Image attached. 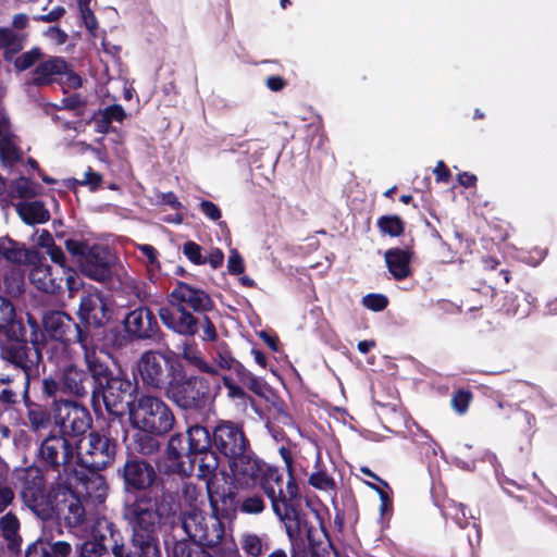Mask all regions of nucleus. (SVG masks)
Masks as SVG:
<instances>
[{
  "instance_id": "obj_40",
  "label": "nucleus",
  "mask_w": 557,
  "mask_h": 557,
  "mask_svg": "<svg viewBox=\"0 0 557 557\" xmlns=\"http://www.w3.org/2000/svg\"><path fill=\"white\" fill-rule=\"evenodd\" d=\"M72 344L62 342H52L46 350L47 359L57 367V374L65 368L66 364L73 363Z\"/></svg>"
},
{
  "instance_id": "obj_59",
  "label": "nucleus",
  "mask_w": 557,
  "mask_h": 557,
  "mask_svg": "<svg viewBox=\"0 0 557 557\" xmlns=\"http://www.w3.org/2000/svg\"><path fill=\"white\" fill-rule=\"evenodd\" d=\"M227 270L230 274L239 275L245 272V262L236 249H232L227 260Z\"/></svg>"
},
{
  "instance_id": "obj_23",
  "label": "nucleus",
  "mask_w": 557,
  "mask_h": 557,
  "mask_svg": "<svg viewBox=\"0 0 557 557\" xmlns=\"http://www.w3.org/2000/svg\"><path fill=\"white\" fill-rule=\"evenodd\" d=\"M270 465L261 459L252 449L228 463L234 480L244 487L260 486L261 481L267 485V471Z\"/></svg>"
},
{
  "instance_id": "obj_28",
  "label": "nucleus",
  "mask_w": 557,
  "mask_h": 557,
  "mask_svg": "<svg viewBox=\"0 0 557 557\" xmlns=\"http://www.w3.org/2000/svg\"><path fill=\"white\" fill-rule=\"evenodd\" d=\"M414 251L411 247H393L385 251L386 268L395 281H404L413 275L411 261Z\"/></svg>"
},
{
  "instance_id": "obj_52",
  "label": "nucleus",
  "mask_w": 557,
  "mask_h": 557,
  "mask_svg": "<svg viewBox=\"0 0 557 557\" xmlns=\"http://www.w3.org/2000/svg\"><path fill=\"white\" fill-rule=\"evenodd\" d=\"M361 304L373 312H381L387 308L389 300L384 294L370 293L362 297Z\"/></svg>"
},
{
  "instance_id": "obj_44",
  "label": "nucleus",
  "mask_w": 557,
  "mask_h": 557,
  "mask_svg": "<svg viewBox=\"0 0 557 557\" xmlns=\"http://www.w3.org/2000/svg\"><path fill=\"white\" fill-rule=\"evenodd\" d=\"M506 315L518 317L519 319H523L529 315L530 306L525 304L524 298H519L516 295H506L504 297V304L500 308Z\"/></svg>"
},
{
  "instance_id": "obj_33",
  "label": "nucleus",
  "mask_w": 557,
  "mask_h": 557,
  "mask_svg": "<svg viewBox=\"0 0 557 557\" xmlns=\"http://www.w3.org/2000/svg\"><path fill=\"white\" fill-rule=\"evenodd\" d=\"M165 455L168 460L174 462L177 472L182 475L189 476L193 474V466H186L187 462V435L175 433L169 438Z\"/></svg>"
},
{
  "instance_id": "obj_51",
  "label": "nucleus",
  "mask_w": 557,
  "mask_h": 557,
  "mask_svg": "<svg viewBox=\"0 0 557 557\" xmlns=\"http://www.w3.org/2000/svg\"><path fill=\"white\" fill-rule=\"evenodd\" d=\"M183 255L195 265L207 264L206 256L202 255V247L193 240H187L182 247Z\"/></svg>"
},
{
  "instance_id": "obj_22",
  "label": "nucleus",
  "mask_w": 557,
  "mask_h": 557,
  "mask_svg": "<svg viewBox=\"0 0 557 557\" xmlns=\"http://www.w3.org/2000/svg\"><path fill=\"white\" fill-rule=\"evenodd\" d=\"M76 315L86 332L91 333V330H99L111 320L112 309L101 293H87L81 296Z\"/></svg>"
},
{
  "instance_id": "obj_54",
  "label": "nucleus",
  "mask_w": 557,
  "mask_h": 557,
  "mask_svg": "<svg viewBox=\"0 0 557 557\" xmlns=\"http://www.w3.org/2000/svg\"><path fill=\"white\" fill-rule=\"evenodd\" d=\"M309 484L314 488L322 491H330L336 486L334 479L330 476L325 471L313 472L309 476Z\"/></svg>"
},
{
  "instance_id": "obj_11",
  "label": "nucleus",
  "mask_w": 557,
  "mask_h": 557,
  "mask_svg": "<svg viewBox=\"0 0 557 557\" xmlns=\"http://www.w3.org/2000/svg\"><path fill=\"white\" fill-rule=\"evenodd\" d=\"M129 419L136 429L168 434L175 424L172 408L159 396L141 394L126 403Z\"/></svg>"
},
{
  "instance_id": "obj_20",
  "label": "nucleus",
  "mask_w": 557,
  "mask_h": 557,
  "mask_svg": "<svg viewBox=\"0 0 557 557\" xmlns=\"http://www.w3.org/2000/svg\"><path fill=\"white\" fill-rule=\"evenodd\" d=\"M116 263L117 257L110 247L94 244L86 251L78 269L90 280L107 282L112 278Z\"/></svg>"
},
{
  "instance_id": "obj_62",
  "label": "nucleus",
  "mask_w": 557,
  "mask_h": 557,
  "mask_svg": "<svg viewBox=\"0 0 557 557\" xmlns=\"http://www.w3.org/2000/svg\"><path fill=\"white\" fill-rule=\"evenodd\" d=\"M92 120L95 122V131L99 134H108L111 131V124L112 122L109 120V117L104 114L102 110H98L94 113Z\"/></svg>"
},
{
  "instance_id": "obj_13",
  "label": "nucleus",
  "mask_w": 557,
  "mask_h": 557,
  "mask_svg": "<svg viewBox=\"0 0 557 557\" xmlns=\"http://www.w3.org/2000/svg\"><path fill=\"white\" fill-rule=\"evenodd\" d=\"M182 528L188 536V541L195 542L208 548L220 547L225 534V527L218 516L206 513L193 508L181 516Z\"/></svg>"
},
{
  "instance_id": "obj_56",
  "label": "nucleus",
  "mask_w": 557,
  "mask_h": 557,
  "mask_svg": "<svg viewBox=\"0 0 557 557\" xmlns=\"http://www.w3.org/2000/svg\"><path fill=\"white\" fill-rule=\"evenodd\" d=\"M308 539L310 544V557H331L332 553L335 557H338V552L334 548L330 540L323 545L317 544L311 541L310 531H308Z\"/></svg>"
},
{
  "instance_id": "obj_43",
  "label": "nucleus",
  "mask_w": 557,
  "mask_h": 557,
  "mask_svg": "<svg viewBox=\"0 0 557 557\" xmlns=\"http://www.w3.org/2000/svg\"><path fill=\"white\" fill-rule=\"evenodd\" d=\"M240 546L248 557H260L270 548L269 543L255 533L244 534L240 539Z\"/></svg>"
},
{
  "instance_id": "obj_26",
  "label": "nucleus",
  "mask_w": 557,
  "mask_h": 557,
  "mask_svg": "<svg viewBox=\"0 0 557 557\" xmlns=\"http://www.w3.org/2000/svg\"><path fill=\"white\" fill-rule=\"evenodd\" d=\"M63 393L84 398L90 395L91 377L88 368H81L75 362L69 363L58 373Z\"/></svg>"
},
{
  "instance_id": "obj_41",
  "label": "nucleus",
  "mask_w": 557,
  "mask_h": 557,
  "mask_svg": "<svg viewBox=\"0 0 557 557\" xmlns=\"http://www.w3.org/2000/svg\"><path fill=\"white\" fill-rule=\"evenodd\" d=\"M38 185L30 178L20 176L11 181L8 186V193L11 199H32L38 195Z\"/></svg>"
},
{
  "instance_id": "obj_14",
  "label": "nucleus",
  "mask_w": 557,
  "mask_h": 557,
  "mask_svg": "<svg viewBox=\"0 0 557 557\" xmlns=\"http://www.w3.org/2000/svg\"><path fill=\"white\" fill-rule=\"evenodd\" d=\"M187 463L198 466V476L207 478L214 474L219 468V457L213 449V430L195 424L187 429Z\"/></svg>"
},
{
  "instance_id": "obj_64",
  "label": "nucleus",
  "mask_w": 557,
  "mask_h": 557,
  "mask_svg": "<svg viewBox=\"0 0 557 557\" xmlns=\"http://www.w3.org/2000/svg\"><path fill=\"white\" fill-rule=\"evenodd\" d=\"M200 211L210 220L218 221L222 216L220 208L210 200H201L199 203Z\"/></svg>"
},
{
  "instance_id": "obj_57",
  "label": "nucleus",
  "mask_w": 557,
  "mask_h": 557,
  "mask_svg": "<svg viewBox=\"0 0 557 557\" xmlns=\"http://www.w3.org/2000/svg\"><path fill=\"white\" fill-rule=\"evenodd\" d=\"M18 404V395L10 387L0 391V416Z\"/></svg>"
},
{
  "instance_id": "obj_24",
  "label": "nucleus",
  "mask_w": 557,
  "mask_h": 557,
  "mask_svg": "<svg viewBox=\"0 0 557 557\" xmlns=\"http://www.w3.org/2000/svg\"><path fill=\"white\" fill-rule=\"evenodd\" d=\"M33 368L23 371L25 374L24 389L22 394L23 403L26 408V416L29 429L33 432H39L50 426L51 420H54V411L52 406L40 403L32 398L30 387L32 379L30 371Z\"/></svg>"
},
{
  "instance_id": "obj_3",
  "label": "nucleus",
  "mask_w": 557,
  "mask_h": 557,
  "mask_svg": "<svg viewBox=\"0 0 557 557\" xmlns=\"http://www.w3.org/2000/svg\"><path fill=\"white\" fill-rule=\"evenodd\" d=\"M84 363L91 377L90 400L95 410L101 403L110 414L122 417L126 403L138 394V383L132 381L110 352L97 351L95 347L84 354Z\"/></svg>"
},
{
  "instance_id": "obj_16",
  "label": "nucleus",
  "mask_w": 557,
  "mask_h": 557,
  "mask_svg": "<svg viewBox=\"0 0 557 557\" xmlns=\"http://www.w3.org/2000/svg\"><path fill=\"white\" fill-rule=\"evenodd\" d=\"M116 525L107 520H98L91 532V537L84 541L78 549V556L82 557L85 544L89 542L104 543L102 537H109L110 532L115 531ZM73 553L72 545L66 541H53L52 539L40 536L29 543L25 549L24 557H71Z\"/></svg>"
},
{
  "instance_id": "obj_29",
  "label": "nucleus",
  "mask_w": 557,
  "mask_h": 557,
  "mask_svg": "<svg viewBox=\"0 0 557 557\" xmlns=\"http://www.w3.org/2000/svg\"><path fill=\"white\" fill-rule=\"evenodd\" d=\"M101 470H89L85 473L78 470L77 475L73 476V490L76 482L83 484L84 495L95 504H102L108 496V483L106 476L100 473Z\"/></svg>"
},
{
  "instance_id": "obj_50",
  "label": "nucleus",
  "mask_w": 557,
  "mask_h": 557,
  "mask_svg": "<svg viewBox=\"0 0 557 557\" xmlns=\"http://www.w3.org/2000/svg\"><path fill=\"white\" fill-rule=\"evenodd\" d=\"M265 509V503L260 494L245 497L239 503V510L247 515H259Z\"/></svg>"
},
{
  "instance_id": "obj_6",
  "label": "nucleus",
  "mask_w": 557,
  "mask_h": 557,
  "mask_svg": "<svg viewBox=\"0 0 557 557\" xmlns=\"http://www.w3.org/2000/svg\"><path fill=\"white\" fill-rule=\"evenodd\" d=\"M267 485L261 481L260 487L271 500L274 513L284 523L290 541L300 537L306 525V513L302 510L298 484L293 472H288V480L284 487L283 474L276 467L270 465L267 471Z\"/></svg>"
},
{
  "instance_id": "obj_21",
  "label": "nucleus",
  "mask_w": 557,
  "mask_h": 557,
  "mask_svg": "<svg viewBox=\"0 0 557 557\" xmlns=\"http://www.w3.org/2000/svg\"><path fill=\"white\" fill-rule=\"evenodd\" d=\"M122 323L124 332L132 341H157L162 334L154 312L145 305L129 310Z\"/></svg>"
},
{
  "instance_id": "obj_36",
  "label": "nucleus",
  "mask_w": 557,
  "mask_h": 557,
  "mask_svg": "<svg viewBox=\"0 0 557 557\" xmlns=\"http://www.w3.org/2000/svg\"><path fill=\"white\" fill-rule=\"evenodd\" d=\"M21 522L13 511H8L0 518V532L11 554L22 552L23 539L20 534Z\"/></svg>"
},
{
  "instance_id": "obj_49",
  "label": "nucleus",
  "mask_w": 557,
  "mask_h": 557,
  "mask_svg": "<svg viewBox=\"0 0 557 557\" xmlns=\"http://www.w3.org/2000/svg\"><path fill=\"white\" fill-rule=\"evenodd\" d=\"M64 246L66 251L71 255L73 261L78 265L91 245H89L88 242L84 239L67 238L64 242Z\"/></svg>"
},
{
  "instance_id": "obj_15",
  "label": "nucleus",
  "mask_w": 557,
  "mask_h": 557,
  "mask_svg": "<svg viewBox=\"0 0 557 557\" xmlns=\"http://www.w3.org/2000/svg\"><path fill=\"white\" fill-rule=\"evenodd\" d=\"M212 437L215 456H221L227 465L240 455L250 453L251 443L243 421L218 420Z\"/></svg>"
},
{
  "instance_id": "obj_30",
  "label": "nucleus",
  "mask_w": 557,
  "mask_h": 557,
  "mask_svg": "<svg viewBox=\"0 0 557 557\" xmlns=\"http://www.w3.org/2000/svg\"><path fill=\"white\" fill-rule=\"evenodd\" d=\"M0 256L8 262L17 265H29L39 261V250L27 248L25 244L10 237L0 238Z\"/></svg>"
},
{
  "instance_id": "obj_7",
  "label": "nucleus",
  "mask_w": 557,
  "mask_h": 557,
  "mask_svg": "<svg viewBox=\"0 0 557 557\" xmlns=\"http://www.w3.org/2000/svg\"><path fill=\"white\" fill-rule=\"evenodd\" d=\"M79 444L81 440H73L52 430L40 441L33 465L41 467L48 474H53L73 488V476L79 474L74 462L78 460Z\"/></svg>"
},
{
  "instance_id": "obj_55",
  "label": "nucleus",
  "mask_w": 557,
  "mask_h": 557,
  "mask_svg": "<svg viewBox=\"0 0 557 557\" xmlns=\"http://www.w3.org/2000/svg\"><path fill=\"white\" fill-rule=\"evenodd\" d=\"M216 360L220 368L232 370L238 362L233 356L226 343H222L216 348Z\"/></svg>"
},
{
  "instance_id": "obj_53",
  "label": "nucleus",
  "mask_w": 557,
  "mask_h": 557,
  "mask_svg": "<svg viewBox=\"0 0 557 557\" xmlns=\"http://www.w3.org/2000/svg\"><path fill=\"white\" fill-rule=\"evenodd\" d=\"M473 399V394L469 389H458L451 396V407L459 414H463L467 412L470 403Z\"/></svg>"
},
{
  "instance_id": "obj_38",
  "label": "nucleus",
  "mask_w": 557,
  "mask_h": 557,
  "mask_svg": "<svg viewBox=\"0 0 557 557\" xmlns=\"http://www.w3.org/2000/svg\"><path fill=\"white\" fill-rule=\"evenodd\" d=\"M26 36L15 33L9 27H0V49H3V60L11 62L23 48Z\"/></svg>"
},
{
  "instance_id": "obj_2",
  "label": "nucleus",
  "mask_w": 557,
  "mask_h": 557,
  "mask_svg": "<svg viewBox=\"0 0 557 557\" xmlns=\"http://www.w3.org/2000/svg\"><path fill=\"white\" fill-rule=\"evenodd\" d=\"M46 474L41 467L35 465L16 472L23 505L44 522L58 520L69 528L82 525L86 510L78 493L57 478L48 484Z\"/></svg>"
},
{
  "instance_id": "obj_45",
  "label": "nucleus",
  "mask_w": 557,
  "mask_h": 557,
  "mask_svg": "<svg viewBox=\"0 0 557 557\" xmlns=\"http://www.w3.org/2000/svg\"><path fill=\"white\" fill-rule=\"evenodd\" d=\"M510 419L518 432L525 435H531L534 432L536 419L533 413L521 408H516L512 411Z\"/></svg>"
},
{
  "instance_id": "obj_17",
  "label": "nucleus",
  "mask_w": 557,
  "mask_h": 557,
  "mask_svg": "<svg viewBox=\"0 0 557 557\" xmlns=\"http://www.w3.org/2000/svg\"><path fill=\"white\" fill-rule=\"evenodd\" d=\"M34 77L29 85L36 87L50 86L54 83L64 84L70 89L83 86V78L72 65L62 57H50L39 62L34 70Z\"/></svg>"
},
{
  "instance_id": "obj_46",
  "label": "nucleus",
  "mask_w": 557,
  "mask_h": 557,
  "mask_svg": "<svg viewBox=\"0 0 557 557\" xmlns=\"http://www.w3.org/2000/svg\"><path fill=\"white\" fill-rule=\"evenodd\" d=\"M44 53L39 47H33L30 50L14 55L11 61L17 72H24L33 67L41 58Z\"/></svg>"
},
{
  "instance_id": "obj_27",
  "label": "nucleus",
  "mask_w": 557,
  "mask_h": 557,
  "mask_svg": "<svg viewBox=\"0 0 557 557\" xmlns=\"http://www.w3.org/2000/svg\"><path fill=\"white\" fill-rule=\"evenodd\" d=\"M172 557H242L235 543L223 544L220 547L208 549L186 539L175 541L172 547Z\"/></svg>"
},
{
  "instance_id": "obj_18",
  "label": "nucleus",
  "mask_w": 557,
  "mask_h": 557,
  "mask_svg": "<svg viewBox=\"0 0 557 557\" xmlns=\"http://www.w3.org/2000/svg\"><path fill=\"white\" fill-rule=\"evenodd\" d=\"M116 453L115 438L99 431H90L84 453L79 451L78 460L88 470H106L113 465Z\"/></svg>"
},
{
  "instance_id": "obj_35",
  "label": "nucleus",
  "mask_w": 557,
  "mask_h": 557,
  "mask_svg": "<svg viewBox=\"0 0 557 557\" xmlns=\"http://www.w3.org/2000/svg\"><path fill=\"white\" fill-rule=\"evenodd\" d=\"M163 435L164 434H157L154 432L137 429L132 436L133 449L127 450L126 453H134L135 455L141 456L146 459L158 456L161 451V442L159 437Z\"/></svg>"
},
{
  "instance_id": "obj_25",
  "label": "nucleus",
  "mask_w": 557,
  "mask_h": 557,
  "mask_svg": "<svg viewBox=\"0 0 557 557\" xmlns=\"http://www.w3.org/2000/svg\"><path fill=\"white\" fill-rule=\"evenodd\" d=\"M29 267V281L38 290L51 295L62 293L61 271L48 264L45 256L39 252V261L30 263Z\"/></svg>"
},
{
  "instance_id": "obj_4",
  "label": "nucleus",
  "mask_w": 557,
  "mask_h": 557,
  "mask_svg": "<svg viewBox=\"0 0 557 557\" xmlns=\"http://www.w3.org/2000/svg\"><path fill=\"white\" fill-rule=\"evenodd\" d=\"M44 339L37 319L27 313L17 315L12 301L0 295V358L26 371L38 360L34 348Z\"/></svg>"
},
{
  "instance_id": "obj_19",
  "label": "nucleus",
  "mask_w": 557,
  "mask_h": 557,
  "mask_svg": "<svg viewBox=\"0 0 557 557\" xmlns=\"http://www.w3.org/2000/svg\"><path fill=\"white\" fill-rule=\"evenodd\" d=\"M54 424L60 428L58 432L74 440V437L84 435L91 428L92 417L85 406L66 399L54 409Z\"/></svg>"
},
{
  "instance_id": "obj_5",
  "label": "nucleus",
  "mask_w": 557,
  "mask_h": 557,
  "mask_svg": "<svg viewBox=\"0 0 557 557\" xmlns=\"http://www.w3.org/2000/svg\"><path fill=\"white\" fill-rule=\"evenodd\" d=\"M166 301L169 306L158 310L162 324L185 337H194L198 333L199 321L195 314L207 313L215 307L208 292L184 281L174 283Z\"/></svg>"
},
{
  "instance_id": "obj_12",
  "label": "nucleus",
  "mask_w": 557,
  "mask_h": 557,
  "mask_svg": "<svg viewBox=\"0 0 557 557\" xmlns=\"http://www.w3.org/2000/svg\"><path fill=\"white\" fill-rule=\"evenodd\" d=\"M137 372L145 387L163 392L164 396L184 368L182 361L160 350H147L141 354Z\"/></svg>"
},
{
  "instance_id": "obj_32",
  "label": "nucleus",
  "mask_w": 557,
  "mask_h": 557,
  "mask_svg": "<svg viewBox=\"0 0 557 557\" xmlns=\"http://www.w3.org/2000/svg\"><path fill=\"white\" fill-rule=\"evenodd\" d=\"M33 399L52 406L53 410L66 400L62 397L63 389L58 376L48 375L33 381Z\"/></svg>"
},
{
  "instance_id": "obj_10",
  "label": "nucleus",
  "mask_w": 557,
  "mask_h": 557,
  "mask_svg": "<svg viewBox=\"0 0 557 557\" xmlns=\"http://www.w3.org/2000/svg\"><path fill=\"white\" fill-rule=\"evenodd\" d=\"M40 332L44 339L34 348L38 352V360L32 364L37 367L42 359V347L47 344V337L52 342H62L64 344H77L83 350L90 351L94 346V336L87 333L85 326L79 324L71 314L63 310H49L42 315Z\"/></svg>"
},
{
  "instance_id": "obj_9",
  "label": "nucleus",
  "mask_w": 557,
  "mask_h": 557,
  "mask_svg": "<svg viewBox=\"0 0 557 557\" xmlns=\"http://www.w3.org/2000/svg\"><path fill=\"white\" fill-rule=\"evenodd\" d=\"M104 543L89 542L85 544L82 557H162L159 534L131 536L129 545L116 527Z\"/></svg>"
},
{
  "instance_id": "obj_1",
  "label": "nucleus",
  "mask_w": 557,
  "mask_h": 557,
  "mask_svg": "<svg viewBox=\"0 0 557 557\" xmlns=\"http://www.w3.org/2000/svg\"><path fill=\"white\" fill-rule=\"evenodd\" d=\"M123 491L134 495L123 509V518L131 528V536L159 534L162 528L174 523L177 505L174 496L163 486L159 461L126 453L116 469Z\"/></svg>"
},
{
  "instance_id": "obj_37",
  "label": "nucleus",
  "mask_w": 557,
  "mask_h": 557,
  "mask_svg": "<svg viewBox=\"0 0 557 557\" xmlns=\"http://www.w3.org/2000/svg\"><path fill=\"white\" fill-rule=\"evenodd\" d=\"M16 212L27 225L42 224L50 220V212L42 201H22L16 205Z\"/></svg>"
},
{
  "instance_id": "obj_58",
  "label": "nucleus",
  "mask_w": 557,
  "mask_h": 557,
  "mask_svg": "<svg viewBox=\"0 0 557 557\" xmlns=\"http://www.w3.org/2000/svg\"><path fill=\"white\" fill-rule=\"evenodd\" d=\"M184 357L200 372L210 374L212 376L219 375V370L215 367L209 364L200 355L188 356L187 354H184Z\"/></svg>"
},
{
  "instance_id": "obj_8",
  "label": "nucleus",
  "mask_w": 557,
  "mask_h": 557,
  "mask_svg": "<svg viewBox=\"0 0 557 557\" xmlns=\"http://www.w3.org/2000/svg\"><path fill=\"white\" fill-rule=\"evenodd\" d=\"M219 391L220 384L215 379L187 374L184 367L165 397L187 413L201 414L214 404Z\"/></svg>"
},
{
  "instance_id": "obj_61",
  "label": "nucleus",
  "mask_w": 557,
  "mask_h": 557,
  "mask_svg": "<svg viewBox=\"0 0 557 557\" xmlns=\"http://www.w3.org/2000/svg\"><path fill=\"white\" fill-rule=\"evenodd\" d=\"M62 284L64 283L70 292L77 290L79 287L77 272L70 265L60 272Z\"/></svg>"
},
{
  "instance_id": "obj_48",
  "label": "nucleus",
  "mask_w": 557,
  "mask_h": 557,
  "mask_svg": "<svg viewBox=\"0 0 557 557\" xmlns=\"http://www.w3.org/2000/svg\"><path fill=\"white\" fill-rule=\"evenodd\" d=\"M103 181V177L100 173L94 171L91 166H88V169L85 172L83 180L77 178H71L69 180L67 187L75 189L76 186H87L91 191L97 190L101 183Z\"/></svg>"
},
{
  "instance_id": "obj_39",
  "label": "nucleus",
  "mask_w": 557,
  "mask_h": 557,
  "mask_svg": "<svg viewBox=\"0 0 557 557\" xmlns=\"http://www.w3.org/2000/svg\"><path fill=\"white\" fill-rule=\"evenodd\" d=\"M496 295V289L493 286L481 284L480 287L472 288L467 293L465 301L468 306V309L470 311H474L484 307L492 306Z\"/></svg>"
},
{
  "instance_id": "obj_47",
  "label": "nucleus",
  "mask_w": 557,
  "mask_h": 557,
  "mask_svg": "<svg viewBox=\"0 0 557 557\" xmlns=\"http://www.w3.org/2000/svg\"><path fill=\"white\" fill-rule=\"evenodd\" d=\"M224 387L227 391V397L233 400H240L243 404L247 401L252 403L253 398L245 389V386L236 383L230 375H222L221 377Z\"/></svg>"
},
{
  "instance_id": "obj_31",
  "label": "nucleus",
  "mask_w": 557,
  "mask_h": 557,
  "mask_svg": "<svg viewBox=\"0 0 557 557\" xmlns=\"http://www.w3.org/2000/svg\"><path fill=\"white\" fill-rule=\"evenodd\" d=\"M208 499L211 507V512L222 521L227 520L232 521L236 518V512L239 509V500L237 498V493L232 488H227L220 494L218 492H212L208 486Z\"/></svg>"
},
{
  "instance_id": "obj_34",
  "label": "nucleus",
  "mask_w": 557,
  "mask_h": 557,
  "mask_svg": "<svg viewBox=\"0 0 557 557\" xmlns=\"http://www.w3.org/2000/svg\"><path fill=\"white\" fill-rule=\"evenodd\" d=\"M232 371L236 374L239 384L260 398L270 400L274 396V389L260 376L255 375L242 362H237Z\"/></svg>"
},
{
  "instance_id": "obj_63",
  "label": "nucleus",
  "mask_w": 557,
  "mask_h": 557,
  "mask_svg": "<svg viewBox=\"0 0 557 557\" xmlns=\"http://www.w3.org/2000/svg\"><path fill=\"white\" fill-rule=\"evenodd\" d=\"M14 498L15 493L8 482L2 484L0 487V513L4 512L13 504Z\"/></svg>"
},
{
  "instance_id": "obj_60",
  "label": "nucleus",
  "mask_w": 557,
  "mask_h": 557,
  "mask_svg": "<svg viewBox=\"0 0 557 557\" xmlns=\"http://www.w3.org/2000/svg\"><path fill=\"white\" fill-rule=\"evenodd\" d=\"M47 253L50 257L51 261L57 265L55 269L62 271L65 268L70 267L65 253L60 246L53 245L51 248L47 250Z\"/></svg>"
},
{
  "instance_id": "obj_42",
  "label": "nucleus",
  "mask_w": 557,
  "mask_h": 557,
  "mask_svg": "<svg viewBox=\"0 0 557 557\" xmlns=\"http://www.w3.org/2000/svg\"><path fill=\"white\" fill-rule=\"evenodd\" d=\"M376 227L383 236L399 237L405 233L406 222L397 214H384L376 220Z\"/></svg>"
}]
</instances>
